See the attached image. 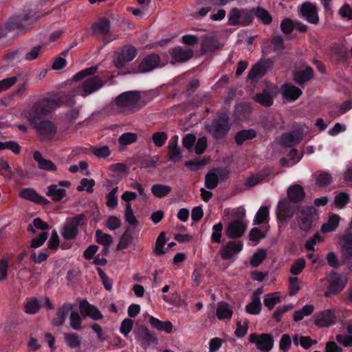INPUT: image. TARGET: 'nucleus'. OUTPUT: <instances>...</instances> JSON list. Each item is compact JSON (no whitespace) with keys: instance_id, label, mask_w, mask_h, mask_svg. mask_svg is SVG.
<instances>
[{"instance_id":"1","label":"nucleus","mask_w":352,"mask_h":352,"mask_svg":"<svg viewBox=\"0 0 352 352\" xmlns=\"http://www.w3.org/2000/svg\"><path fill=\"white\" fill-rule=\"evenodd\" d=\"M98 67L94 65L77 72L73 77V80L75 82L80 81L85 78H87L82 84L81 87L77 93L82 97H86L100 89H101L104 82L100 77L93 75L97 72Z\"/></svg>"},{"instance_id":"2","label":"nucleus","mask_w":352,"mask_h":352,"mask_svg":"<svg viewBox=\"0 0 352 352\" xmlns=\"http://www.w3.org/2000/svg\"><path fill=\"white\" fill-rule=\"evenodd\" d=\"M63 101L60 98H43L34 102L27 111V118L30 124L44 118L51 113L56 107H60Z\"/></svg>"},{"instance_id":"3","label":"nucleus","mask_w":352,"mask_h":352,"mask_svg":"<svg viewBox=\"0 0 352 352\" xmlns=\"http://www.w3.org/2000/svg\"><path fill=\"white\" fill-rule=\"evenodd\" d=\"M231 126V118L228 113L219 112L210 122L206 124L205 129L214 140L220 141L226 138Z\"/></svg>"},{"instance_id":"4","label":"nucleus","mask_w":352,"mask_h":352,"mask_svg":"<svg viewBox=\"0 0 352 352\" xmlns=\"http://www.w3.org/2000/svg\"><path fill=\"white\" fill-rule=\"evenodd\" d=\"M114 102L118 108L127 113L138 111L146 104V100L138 91H124L116 97Z\"/></svg>"},{"instance_id":"5","label":"nucleus","mask_w":352,"mask_h":352,"mask_svg":"<svg viewBox=\"0 0 352 352\" xmlns=\"http://www.w3.org/2000/svg\"><path fill=\"white\" fill-rule=\"evenodd\" d=\"M321 290L324 291L325 298H331L339 294L345 287L346 283L340 275L335 272H330L326 276L320 280Z\"/></svg>"},{"instance_id":"6","label":"nucleus","mask_w":352,"mask_h":352,"mask_svg":"<svg viewBox=\"0 0 352 352\" xmlns=\"http://www.w3.org/2000/svg\"><path fill=\"white\" fill-rule=\"evenodd\" d=\"M317 219V210L314 206L298 207L296 212V219L298 228L302 231L308 232L312 230Z\"/></svg>"},{"instance_id":"7","label":"nucleus","mask_w":352,"mask_h":352,"mask_svg":"<svg viewBox=\"0 0 352 352\" xmlns=\"http://www.w3.org/2000/svg\"><path fill=\"white\" fill-rule=\"evenodd\" d=\"M253 22V11L252 8L230 9L228 16V24L231 26L246 27Z\"/></svg>"},{"instance_id":"8","label":"nucleus","mask_w":352,"mask_h":352,"mask_svg":"<svg viewBox=\"0 0 352 352\" xmlns=\"http://www.w3.org/2000/svg\"><path fill=\"white\" fill-rule=\"evenodd\" d=\"M87 216L81 213L72 217L63 227L61 234L66 240L75 239L78 234V228L86 225Z\"/></svg>"},{"instance_id":"9","label":"nucleus","mask_w":352,"mask_h":352,"mask_svg":"<svg viewBox=\"0 0 352 352\" xmlns=\"http://www.w3.org/2000/svg\"><path fill=\"white\" fill-rule=\"evenodd\" d=\"M6 23L13 35L16 36L20 34H25L33 23V21L30 14L25 13L12 16Z\"/></svg>"},{"instance_id":"10","label":"nucleus","mask_w":352,"mask_h":352,"mask_svg":"<svg viewBox=\"0 0 352 352\" xmlns=\"http://www.w3.org/2000/svg\"><path fill=\"white\" fill-rule=\"evenodd\" d=\"M30 124L36 131L42 141H51L57 133L56 125L48 120H36Z\"/></svg>"},{"instance_id":"11","label":"nucleus","mask_w":352,"mask_h":352,"mask_svg":"<svg viewBox=\"0 0 352 352\" xmlns=\"http://www.w3.org/2000/svg\"><path fill=\"white\" fill-rule=\"evenodd\" d=\"M274 61L271 58L261 60L252 66L248 72V80L255 83L263 77L267 72L274 66Z\"/></svg>"},{"instance_id":"12","label":"nucleus","mask_w":352,"mask_h":352,"mask_svg":"<svg viewBox=\"0 0 352 352\" xmlns=\"http://www.w3.org/2000/svg\"><path fill=\"white\" fill-rule=\"evenodd\" d=\"M137 55V50L131 45H124L120 52L116 53L113 58L115 66L121 69L124 67L126 63L133 60Z\"/></svg>"},{"instance_id":"13","label":"nucleus","mask_w":352,"mask_h":352,"mask_svg":"<svg viewBox=\"0 0 352 352\" xmlns=\"http://www.w3.org/2000/svg\"><path fill=\"white\" fill-rule=\"evenodd\" d=\"M249 342L256 345V348L262 352H268L274 346V338L270 333L258 334L251 333L249 336Z\"/></svg>"},{"instance_id":"14","label":"nucleus","mask_w":352,"mask_h":352,"mask_svg":"<svg viewBox=\"0 0 352 352\" xmlns=\"http://www.w3.org/2000/svg\"><path fill=\"white\" fill-rule=\"evenodd\" d=\"M245 212L241 213L238 215L237 219L231 221L228 223L226 230V234L229 239H234L243 236L247 228V225L242 221Z\"/></svg>"},{"instance_id":"15","label":"nucleus","mask_w":352,"mask_h":352,"mask_svg":"<svg viewBox=\"0 0 352 352\" xmlns=\"http://www.w3.org/2000/svg\"><path fill=\"white\" fill-rule=\"evenodd\" d=\"M164 65L165 64L161 63V58L157 54L151 53L143 58L138 65V70L141 73H146Z\"/></svg>"},{"instance_id":"16","label":"nucleus","mask_w":352,"mask_h":352,"mask_svg":"<svg viewBox=\"0 0 352 352\" xmlns=\"http://www.w3.org/2000/svg\"><path fill=\"white\" fill-rule=\"evenodd\" d=\"M314 324L319 328L328 327L334 324L336 322V311L333 309H328L314 315Z\"/></svg>"},{"instance_id":"17","label":"nucleus","mask_w":352,"mask_h":352,"mask_svg":"<svg viewBox=\"0 0 352 352\" xmlns=\"http://www.w3.org/2000/svg\"><path fill=\"white\" fill-rule=\"evenodd\" d=\"M342 247V254L344 263L348 268L351 270L352 267V233L349 232L343 234L340 239Z\"/></svg>"},{"instance_id":"18","label":"nucleus","mask_w":352,"mask_h":352,"mask_svg":"<svg viewBox=\"0 0 352 352\" xmlns=\"http://www.w3.org/2000/svg\"><path fill=\"white\" fill-rule=\"evenodd\" d=\"M300 16L312 24H317L319 21L317 8L309 1L303 3L299 8Z\"/></svg>"},{"instance_id":"19","label":"nucleus","mask_w":352,"mask_h":352,"mask_svg":"<svg viewBox=\"0 0 352 352\" xmlns=\"http://www.w3.org/2000/svg\"><path fill=\"white\" fill-rule=\"evenodd\" d=\"M20 197L34 202L41 206H47L50 201L39 195L34 189L25 188L21 190L19 193Z\"/></svg>"},{"instance_id":"20","label":"nucleus","mask_w":352,"mask_h":352,"mask_svg":"<svg viewBox=\"0 0 352 352\" xmlns=\"http://www.w3.org/2000/svg\"><path fill=\"white\" fill-rule=\"evenodd\" d=\"M243 245L241 241H229L220 249V255L223 260H229L243 250Z\"/></svg>"},{"instance_id":"21","label":"nucleus","mask_w":352,"mask_h":352,"mask_svg":"<svg viewBox=\"0 0 352 352\" xmlns=\"http://www.w3.org/2000/svg\"><path fill=\"white\" fill-rule=\"evenodd\" d=\"M290 202L287 199H283L278 202L276 208V217L278 220L285 221L294 216L295 210Z\"/></svg>"},{"instance_id":"22","label":"nucleus","mask_w":352,"mask_h":352,"mask_svg":"<svg viewBox=\"0 0 352 352\" xmlns=\"http://www.w3.org/2000/svg\"><path fill=\"white\" fill-rule=\"evenodd\" d=\"M138 340L144 347L157 343V338L145 326H140L135 330Z\"/></svg>"},{"instance_id":"23","label":"nucleus","mask_w":352,"mask_h":352,"mask_svg":"<svg viewBox=\"0 0 352 352\" xmlns=\"http://www.w3.org/2000/svg\"><path fill=\"white\" fill-rule=\"evenodd\" d=\"M169 54L175 62L183 63L190 60L193 56V51L191 49L177 46L171 49Z\"/></svg>"},{"instance_id":"24","label":"nucleus","mask_w":352,"mask_h":352,"mask_svg":"<svg viewBox=\"0 0 352 352\" xmlns=\"http://www.w3.org/2000/svg\"><path fill=\"white\" fill-rule=\"evenodd\" d=\"M73 307L74 306L71 303H64L58 309L56 316L52 320V324L56 327L62 326L65 323L68 314H71Z\"/></svg>"},{"instance_id":"25","label":"nucleus","mask_w":352,"mask_h":352,"mask_svg":"<svg viewBox=\"0 0 352 352\" xmlns=\"http://www.w3.org/2000/svg\"><path fill=\"white\" fill-rule=\"evenodd\" d=\"M314 69L310 66H307L305 69H300L294 72V80L298 85H303L314 78Z\"/></svg>"},{"instance_id":"26","label":"nucleus","mask_w":352,"mask_h":352,"mask_svg":"<svg viewBox=\"0 0 352 352\" xmlns=\"http://www.w3.org/2000/svg\"><path fill=\"white\" fill-rule=\"evenodd\" d=\"M287 194L289 201L292 203H300L305 197V192L303 188L299 184L290 186L287 190Z\"/></svg>"},{"instance_id":"27","label":"nucleus","mask_w":352,"mask_h":352,"mask_svg":"<svg viewBox=\"0 0 352 352\" xmlns=\"http://www.w3.org/2000/svg\"><path fill=\"white\" fill-rule=\"evenodd\" d=\"M137 236L135 234L134 228H128L120 239V241L117 245L116 249L118 250H122L126 249L130 245L133 243Z\"/></svg>"},{"instance_id":"28","label":"nucleus","mask_w":352,"mask_h":352,"mask_svg":"<svg viewBox=\"0 0 352 352\" xmlns=\"http://www.w3.org/2000/svg\"><path fill=\"white\" fill-rule=\"evenodd\" d=\"M111 23L106 17L100 18L98 21L92 23L91 30L93 35H106L110 31Z\"/></svg>"},{"instance_id":"29","label":"nucleus","mask_w":352,"mask_h":352,"mask_svg":"<svg viewBox=\"0 0 352 352\" xmlns=\"http://www.w3.org/2000/svg\"><path fill=\"white\" fill-rule=\"evenodd\" d=\"M283 97L287 102H294L302 94V90L292 84H285L283 86Z\"/></svg>"},{"instance_id":"30","label":"nucleus","mask_w":352,"mask_h":352,"mask_svg":"<svg viewBox=\"0 0 352 352\" xmlns=\"http://www.w3.org/2000/svg\"><path fill=\"white\" fill-rule=\"evenodd\" d=\"M302 140V136L299 132L293 131L285 133L280 138V143L284 147H292L298 144Z\"/></svg>"},{"instance_id":"31","label":"nucleus","mask_w":352,"mask_h":352,"mask_svg":"<svg viewBox=\"0 0 352 352\" xmlns=\"http://www.w3.org/2000/svg\"><path fill=\"white\" fill-rule=\"evenodd\" d=\"M33 158L37 162L38 167L41 170L52 172L57 169L56 164L51 160L43 158L41 153L38 151L34 152Z\"/></svg>"},{"instance_id":"32","label":"nucleus","mask_w":352,"mask_h":352,"mask_svg":"<svg viewBox=\"0 0 352 352\" xmlns=\"http://www.w3.org/2000/svg\"><path fill=\"white\" fill-rule=\"evenodd\" d=\"M80 307L82 311L85 313L86 316H89L93 320H98L102 318V315L100 310L95 306L89 304L85 300L80 302Z\"/></svg>"},{"instance_id":"33","label":"nucleus","mask_w":352,"mask_h":352,"mask_svg":"<svg viewBox=\"0 0 352 352\" xmlns=\"http://www.w3.org/2000/svg\"><path fill=\"white\" fill-rule=\"evenodd\" d=\"M233 311L228 302L221 301L217 304L216 315L219 320H230Z\"/></svg>"},{"instance_id":"34","label":"nucleus","mask_w":352,"mask_h":352,"mask_svg":"<svg viewBox=\"0 0 352 352\" xmlns=\"http://www.w3.org/2000/svg\"><path fill=\"white\" fill-rule=\"evenodd\" d=\"M220 45L218 40L212 36H205L201 43V51L202 54L214 52L219 49Z\"/></svg>"},{"instance_id":"35","label":"nucleus","mask_w":352,"mask_h":352,"mask_svg":"<svg viewBox=\"0 0 352 352\" xmlns=\"http://www.w3.org/2000/svg\"><path fill=\"white\" fill-rule=\"evenodd\" d=\"M46 195L51 197L54 201L58 202L67 196V192L64 188H58L56 184H51L47 188Z\"/></svg>"},{"instance_id":"36","label":"nucleus","mask_w":352,"mask_h":352,"mask_svg":"<svg viewBox=\"0 0 352 352\" xmlns=\"http://www.w3.org/2000/svg\"><path fill=\"white\" fill-rule=\"evenodd\" d=\"M253 11V20L256 16L258 20L262 22L264 25H270L272 22V17L269 12L265 8L258 6L252 8Z\"/></svg>"},{"instance_id":"37","label":"nucleus","mask_w":352,"mask_h":352,"mask_svg":"<svg viewBox=\"0 0 352 352\" xmlns=\"http://www.w3.org/2000/svg\"><path fill=\"white\" fill-rule=\"evenodd\" d=\"M256 136L255 130L252 129H243L238 131L234 136V140L238 146H241L246 140L254 139Z\"/></svg>"},{"instance_id":"38","label":"nucleus","mask_w":352,"mask_h":352,"mask_svg":"<svg viewBox=\"0 0 352 352\" xmlns=\"http://www.w3.org/2000/svg\"><path fill=\"white\" fill-rule=\"evenodd\" d=\"M171 190L170 186L162 184H155L151 188V193L158 199L166 197L170 193Z\"/></svg>"},{"instance_id":"39","label":"nucleus","mask_w":352,"mask_h":352,"mask_svg":"<svg viewBox=\"0 0 352 352\" xmlns=\"http://www.w3.org/2000/svg\"><path fill=\"white\" fill-rule=\"evenodd\" d=\"M64 340L70 349H76L81 345V338L74 332L65 333Z\"/></svg>"},{"instance_id":"40","label":"nucleus","mask_w":352,"mask_h":352,"mask_svg":"<svg viewBox=\"0 0 352 352\" xmlns=\"http://www.w3.org/2000/svg\"><path fill=\"white\" fill-rule=\"evenodd\" d=\"M254 100L261 104V105L269 107L273 104L274 100L272 95L267 91H263L261 93H258L254 98Z\"/></svg>"},{"instance_id":"41","label":"nucleus","mask_w":352,"mask_h":352,"mask_svg":"<svg viewBox=\"0 0 352 352\" xmlns=\"http://www.w3.org/2000/svg\"><path fill=\"white\" fill-rule=\"evenodd\" d=\"M340 219L338 214L331 215L328 221L322 226L321 231L324 233H327L335 230L338 226Z\"/></svg>"},{"instance_id":"42","label":"nucleus","mask_w":352,"mask_h":352,"mask_svg":"<svg viewBox=\"0 0 352 352\" xmlns=\"http://www.w3.org/2000/svg\"><path fill=\"white\" fill-rule=\"evenodd\" d=\"M41 307L38 299L33 297L26 300L24 310L28 314H34L40 310Z\"/></svg>"},{"instance_id":"43","label":"nucleus","mask_w":352,"mask_h":352,"mask_svg":"<svg viewBox=\"0 0 352 352\" xmlns=\"http://www.w3.org/2000/svg\"><path fill=\"white\" fill-rule=\"evenodd\" d=\"M269 219V208L266 206H261L254 217L253 224L261 225Z\"/></svg>"},{"instance_id":"44","label":"nucleus","mask_w":352,"mask_h":352,"mask_svg":"<svg viewBox=\"0 0 352 352\" xmlns=\"http://www.w3.org/2000/svg\"><path fill=\"white\" fill-rule=\"evenodd\" d=\"M266 256L267 252L265 249H258L250 258V265L254 267L259 266L266 258Z\"/></svg>"},{"instance_id":"45","label":"nucleus","mask_w":352,"mask_h":352,"mask_svg":"<svg viewBox=\"0 0 352 352\" xmlns=\"http://www.w3.org/2000/svg\"><path fill=\"white\" fill-rule=\"evenodd\" d=\"M280 302V296L278 292H273L268 294L264 298V305L269 310H272L274 306Z\"/></svg>"},{"instance_id":"46","label":"nucleus","mask_w":352,"mask_h":352,"mask_svg":"<svg viewBox=\"0 0 352 352\" xmlns=\"http://www.w3.org/2000/svg\"><path fill=\"white\" fill-rule=\"evenodd\" d=\"M219 182L217 179V175L215 172L212 170H209L205 176L204 185L207 189L213 190L218 186Z\"/></svg>"},{"instance_id":"47","label":"nucleus","mask_w":352,"mask_h":352,"mask_svg":"<svg viewBox=\"0 0 352 352\" xmlns=\"http://www.w3.org/2000/svg\"><path fill=\"white\" fill-rule=\"evenodd\" d=\"M95 236L96 242L103 246H109L113 242L111 235L106 234L99 229L96 231Z\"/></svg>"},{"instance_id":"48","label":"nucleus","mask_w":352,"mask_h":352,"mask_svg":"<svg viewBox=\"0 0 352 352\" xmlns=\"http://www.w3.org/2000/svg\"><path fill=\"white\" fill-rule=\"evenodd\" d=\"M168 138V135L166 132L157 131L153 134L151 139L156 147L161 148L164 145Z\"/></svg>"},{"instance_id":"49","label":"nucleus","mask_w":352,"mask_h":352,"mask_svg":"<svg viewBox=\"0 0 352 352\" xmlns=\"http://www.w3.org/2000/svg\"><path fill=\"white\" fill-rule=\"evenodd\" d=\"M166 232H162L158 236L156 242L154 252L157 256H161L165 254L164 245L166 243Z\"/></svg>"},{"instance_id":"50","label":"nucleus","mask_w":352,"mask_h":352,"mask_svg":"<svg viewBox=\"0 0 352 352\" xmlns=\"http://www.w3.org/2000/svg\"><path fill=\"white\" fill-rule=\"evenodd\" d=\"M82 319L78 312L72 311L69 316L70 327L74 330H81Z\"/></svg>"},{"instance_id":"51","label":"nucleus","mask_w":352,"mask_h":352,"mask_svg":"<svg viewBox=\"0 0 352 352\" xmlns=\"http://www.w3.org/2000/svg\"><path fill=\"white\" fill-rule=\"evenodd\" d=\"M95 186V181L93 179L82 178L80 180V185L77 186L78 191L81 192L86 190L88 193L91 194L94 192V186Z\"/></svg>"},{"instance_id":"52","label":"nucleus","mask_w":352,"mask_h":352,"mask_svg":"<svg viewBox=\"0 0 352 352\" xmlns=\"http://www.w3.org/2000/svg\"><path fill=\"white\" fill-rule=\"evenodd\" d=\"M124 219L125 221L131 226H135L138 224V221L133 214L131 203H126V204Z\"/></svg>"},{"instance_id":"53","label":"nucleus","mask_w":352,"mask_h":352,"mask_svg":"<svg viewBox=\"0 0 352 352\" xmlns=\"http://www.w3.org/2000/svg\"><path fill=\"white\" fill-rule=\"evenodd\" d=\"M223 230V224L219 222L212 226V233L211 235V241L213 243H220L221 242Z\"/></svg>"},{"instance_id":"54","label":"nucleus","mask_w":352,"mask_h":352,"mask_svg":"<svg viewBox=\"0 0 352 352\" xmlns=\"http://www.w3.org/2000/svg\"><path fill=\"white\" fill-rule=\"evenodd\" d=\"M49 255L47 249L41 250L38 255L33 251L30 255V260L35 264H41L48 258Z\"/></svg>"},{"instance_id":"55","label":"nucleus","mask_w":352,"mask_h":352,"mask_svg":"<svg viewBox=\"0 0 352 352\" xmlns=\"http://www.w3.org/2000/svg\"><path fill=\"white\" fill-rule=\"evenodd\" d=\"M332 180V177L331 174L326 171H322L320 173L316 178V184L319 187L327 186L331 184Z\"/></svg>"},{"instance_id":"56","label":"nucleus","mask_w":352,"mask_h":352,"mask_svg":"<svg viewBox=\"0 0 352 352\" xmlns=\"http://www.w3.org/2000/svg\"><path fill=\"white\" fill-rule=\"evenodd\" d=\"M133 327V321L129 318L124 319L120 324V332L125 337L127 338L129 333L131 331Z\"/></svg>"},{"instance_id":"57","label":"nucleus","mask_w":352,"mask_h":352,"mask_svg":"<svg viewBox=\"0 0 352 352\" xmlns=\"http://www.w3.org/2000/svg\"><path fill=\"white\" fill-rule=\"evenodd\" d=\"M306 261L303 258L297 259L292 265L290 272L293 275H298L305 267Z\"/></svg>"},{"instance_id":"58","label":"nucleus","mask_w":352,"mask_h":352,"mask_svg":"<svg viewBox=\"0 0 352 352\" xmlns=\"http://www.w3.org/2000/svg\"><path fill=\"white\" fill-rule=\"evenodd\" d=\"M138 136L135 133H124L118 138V142L121 145H127L136 142Z\"/></svg>"},{"instance_id":"59","label":"nucleus","mask_w":352,"mask_h":352,"mask_svg":"<svg viewBox=\"0 0 352 352\" xmlns=\"http://www.w3.org/2000/svg\"><path fill=\"white\" fill-rule=\"evenodd\" d=\"M294 307L292 304L285 305L278 307L274 312L272 318L278 322L281 320V316L283 314L287 313Z\"/></svg>"},{"instance_id":"60","label":"nucleus","mask_w":352,"mask_h":352,"mask_svg":"<svg viewBox=\"0 0 352 352\" xmlns=\"http://www.w3.org/2000/svg\"><path fill=\"white\" fill-rule=\"evenodd\" d=\"M91 153L98 157L106 158L111 155V151L107 146L102 147H91Z\"/></svg>"},{"instance_id":"61","label":"nucleus","mask_w":352,"mask_h":352,"mask_svg":"<svg viewBox=\"0 0 352 352\" xmlns=\"http://www.w3.org/2000/svg\"><path fill=\"white\" fill-rule=\"evenodd\" d=\"M48 237V233L43 232L40 234L38 237H35L32 239L30 243V248L36 249L41 247Z\"/></svg>"},{"instance_id":"62","label":"nucleus","mask_w":352,"mask_h":352,"mask_svg":"<svg viewBox=\"0 0 352 352\" xmlns=\"http://www.w3.org/2000/svg\"><path fill=\"white\" fill-rule=\"evenodd\" d=\"M60 245V239L56 230L52 232L51 236L47 242V247L50 250L56 251Z\"/></svg>"},{"instance_id":"63","label":"nucleus","mask_w":352,"mask_h":352,"mask_svg":"<svg viewBox=\"0 0 352 352\" xmlns=\"http://www.w3.org/2000/svg\"><path fill=\"white\" fill-rule=\"evenodd\" d=\"M349 201V195L344 192H340L335 197L334 203L338 208H343Z\"/></svg>"},{"instance_id":"64","label":"nucleus","mask_w":352,"mask_h":352,"mask_svg":"<svg viewBox=\"0 0 352 352\" xmlns=\"http://www.w3.org/2000/svg\"><path fill=\"white\" fill-rule=\"evenodd\" d=\"M280 29L285 34H289L294 29V22L289 18H285L280 23Z\"/></svg>"}]
</instances>
